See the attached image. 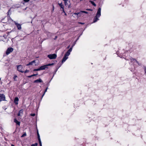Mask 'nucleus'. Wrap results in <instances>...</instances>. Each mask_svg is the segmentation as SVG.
Returning <instances> with one entry per match:
<instances>
[{
	"label": "nucleus",
	"instance_id": "f257e3e1",
	"mask_svg": "<svg viewBox=\"0 0 146 146\" xmlns=\"http://www.w3.org/2000/svg\"><path fill=\"white\" fill-rule=\"evenodd\" d=\"M101 9L100 8H99L98 10L96 16L94 19L93 22L94 23L96 22L98 20H99L98 18L101 16Z\"/></svg>",
	"mask_w": 146,
	"mask_h": 146
},
{
	"label": "nucleus",
	"instance_id": "f03ea898",
	"mask_svg": "<svg viewBox=\"0 0 146 146\" xmlns=\"http://www.w3.org/2000/svg\"><path fill=\"white\" fill-rule=\"evenodd\" d=\"M129 60L131 64L135 66L137 65V64H139L137 61L135 59L130 57Z\"/></svg>",
	"mask_w": 146,
	"mask_h": 146
},
{
	"label": "nucleus",
	"instance_id": "7ed1b4c3",
	"mask_svg": "<svg viewBox=\"0 0 146 146\" xmlns=\"http://www.w3.org/2000/svg\"><path fill=\"white\" fill-rule=\"evenodd\" d=\"M56 55L55 54H49L48 55V57L51 59H55L56 57Z\"/></svg>",
	"mask_w": 146,
	"mask_h": 146
},
{
	"label": "nucleus",
	"instance_id": "20e7f679",
	"mask_svg": "<svg viewBox=\"0 0 146 146\" xmlns=\"http://www.w3.org/2000/svg\"><path fill=\"white\" fill-rule=\"evenodd\" d=\"M5 95L3 94H0V102L2 101H5Z\"/></svg>",
	"mask_w": 146,
	"mask_h": 146
},
{
	"label": "nucleus",
	"instance_id": "39448f33",
	"mask_svg": "<svg viewBox=\"0 0 146 146\" xmlns=\"http://www.w3.org/2000/svg\"><path fill=\"white\" fill-rule=\"evenodd\" d=\"M23 68V67L21 65H19L17 66L18 70L22 73L23 72V71L22 70Z\"/></svg>",
	"mask_w": 146,
	"mask_h": 146
},
{
	"label": "nucleus",
	"instance_id": "423d86ee",
	"mask_svg": "<svg viewBox=\"0 0 146 146\" xmlns=\"http://www.w3.org/2000/svg\"><path fill=\"white\" fill-rule=\"evenodd\" d=\"M69 55L68 54L66 53L65 54L62 59V62H64L68 58V56Z\"/></svg>",
	"mask_w": 146,
	"mask_h": 146
},
{
	"label": "nucleus",
	"instance_id": "0eeeda50",
	"mask_svg": "<svg viewBox=\"0 0 146 146\" xmlns=\"http://www.w3.org/2000/svg\"><path fill=\"white\" fill-rule=\"evenodd\" d=\"M13 49L11 48H8L6 52V54H7L8 55L11 52L13 51Z\"/></svg>",
	"mask_w": 146,
	"mask_h": 146
},
{
	"label": "nucleus",
	"instance_id": "6e6552de",
	"mask_svg": "<svg viewBox=\"0 0 146 146\" xmlns=\"http://www.w3.org/2000/svg\"><path fill=\"white\" fill-rule=\"evenodd\" d=\"M35 61L33 60L31 62H29L28 64L26 65L27 66H29V65H35L36 66L37 65L35 64Z\"/></svg>",
	"mask_w": 146,
	"mask_h": 146
},
{
	"label": "nucleus",
	"instance_id": "1a4fd4ad",
	"mask_svg": "<svg viewBox=\"0 0 146 146\" xmlns=\"http://www.w3.org/2000/svg\"><path fill=\"white\" fill-rule=\"evenodd\" d=\"M80 14V12H79L78 13H74L72 15V16L74 17H76L77 18H78L79 16L78 15Z\"/></svg>",
	"mask_w": 146,
	"mask_h": 146
},
{
	"label": "nucleus",
	"instance_id": "9d476101",
	"mask_svg": "<svg viewBox=\"0 0 146 146\" xmlns=\"http://www.w3.org/2000/svg\"><path fill=\"white\" fill-rule=\"evenodd\" d=\"M58 4L60 7L62 9V11H63V12L64 13H65V11L64 10V6L62 4V3H58Z\"/></svg>",
	"mask_w": 146,
	"mask_h": 146
},
{
	"label": "nucleus",
	"instance_id": "9b49d317",
	"mask_svg": "<svg viewBox=\"0 0 146 146\" xmlns=\"http://www.w3.org/2000/svg\"><path fill=\"white\" fill-rule=\"evenodd\" d=\"M15 22V25L17 26V28L18 29L20 30L21 29V25L19 24H18L17 23Z\"/></svg>",
	"mask_w": 146,
	"mask_h": 146
},
{
	"label": "nucleus",
	"instance_id": "f8f14e48",
	"mask_svg": "<svg viewBox=\"0 0 146 146\" xmlns=\"http://www.w3.org/2000/svg\"><path fill=\"white\" fill-rule=\"evenodd\" d=\"M23 110L22 109L20 110L19 112V113L18 114V116H21L23 114Z\"/></svg>",
	"mask_w": 146,
	"mask_h": 146
},
{
	"label": "nucleus",
	"instance_id": "ddd939ff",
	"mask_svg": "<svg viewBox=\"0 0 146 146\" xmlns=\"http://www.w3.org/2000/svg\"><path fill=\"white\" fill-rule=\"evenodd\" d=\"M42 82V80L41 79H38L35 80L34 81V82L35 83H40Z\"/></svg>",
	"mask_w": 146,
	"mask_h": 146
},
{
	"label": "nucleus",
	"instance_id": "4468645a",
	"mask_svg": "<svg viewBox=\"0 0 146 146\" xmlns=\"http://www.w3.org/2000/svg\"><path fill=\"white\" fill-rule=\"evenodd\" d=\"M19 101V99L18 97H16L14 100V103L16 104L17 105L18 104V102Z\"/></svg>",
	"mask_w": 146,
	"mask_h": 146
},
{
	"label": "nucleus",
	"instance_id": "2eb2a0df",
	"mask_svg": "<svg viewBox=\"0 0 146 146\" xmlns=\"http://www.w3.org/2000/svg\"><path fill=\"white\" fill-rule=\"evenodd\" d=\"M46 68H47L46 67V65H44L43 66H41L39 68L40 70H44Z\"/></svg>",
	"mask_w": 146,
	"mask_h": 146
},
{
	"label": "nucleus",
	"instance_id": "dca6fc26",
	"mask_svg": "<svg viewBox=\"0 0 146 146\" xmlns=\"http://www.w3.org/2000/svg\"><path fill=\"white\" fill-rule=\"evenodd\" d=\"M72 47L70 48V49L67 51L66 53L70 55V52L72 51Z\"/></svg>",
	"mask_w": 146,
	"mask_h": 146
},
{
	"label": "nucleus",
	"instance_id": "f3484780",
	"mask_svg": "<svg viewBox=\"0 0 146 146\" xmlns=\"http://www.w3.org/2000/svg\"><path fill=\"white\" fill-rule=\"evenodd\" d=\"M14 122L17 124L20 125V122L19 121H18L16 119H14Z\"/></svg>",
	"mask_w": 146,
	"mask_h": 146
},
{
	"label": "nucleus",
	"instance_id": "a211bd4d",
	"mask_svg": "<svg viewBox=\"0 0 146 146\" xmlns=\"http://www.w3.org/2000/svg\"><path fill=\"white\" fill-rule=\"evenodd\" d=\"M90 2L94 6H96V4L93 1H90Z\"/></svg>",
	"mask_w": 146,
	"mask_h": 146
},
{
	"label": "nucleus",
	"instance_id": "6ab92c4d",
	"mask_svg": "<svg viewBox=\"0 0 146 146\" xmlns=\"http://www.w3.org/2000/svg\"><path fill=\"white\" fill-rule=\"evenodd\" d=\"M143 69L145 72V73L146 75V66H143Z\"/></svg>",
	"mask_w": 146,
	"mask_h": 146
},
{
	"label": "nucleus",
	"instance_id": "aec40b11",
	"mask_svg": "<svg viewBox=\"0 0 146 146\" xmlns=\"http://www.w3.org/2000/svg\"><path fill=\"white\" fill-rule=\"evenodd\" d=\"M48 88H46V89H45L44 92L42 96V97L44 96V94H45V92L47 91Z\"/></svg>",
	"mask_w": 146,
	"mask_h": 146
},
{
	"label": "nucleus",
	"instance_id": "412c9836",
	"mask_svg": "<svg viewBox=\"0 0 146 146\" xmlns=\"http://www.w3.org/2000/svg\"><path fill=\"white\" fill-rule=\"evenodd\" d=\"M37 145L38 144L37 143H35V144H32L31 146H37Z\"/></svg>",
	"mask_w": 146,
	"mask_h": 146
},
{
	"label": "nucleus",
	"instance_id": "4be33fe9",
	"mask_svg": "<svg viewBox=\"0 0 146 146\" xmlns=\"http://www.w3.org/2000/svg\"><path fill=\"white\" fill-rule=\"evenodd\" d=\"M53 65V64L52 63V64H46V67L47 68V66H50L52 65Z\"/></svg>",
	"mask_w": 146,
	"mask_h": 146
},
{
	"label": "nucleus",
	"instance_id": "5701e85b",
	"mask_svg": "<svg viewBox=\"0 0 146 146\" xmlns=\"http://www.w3.org/2000/svg\"><path fill=\"white\" fill-rule=\"evenodd\" d=\"M80 12V13H85L86 14H87L88 13L87 12L84 11H81Z\"/></svg>",
	"mask_w": 146,
	"mask_h": 146
},
{
	"label": "nucleus",
	"instance_id": "b1692460",
	"mask_svg": "<svg viewBox=\"0 0 146 146\" xmlns=\"http://www.w3.org/2000/svg\"><path fill=\"white\" fill-rule=\"evenodd\" d=\"M26 135V133H24L23 134L22 136L21 137H23Z\"/></svg>",
	"mask_w": 146,
	"mask_h": 146
},
{
	"label": "nucleus",
	"instance_id": "393cba45",
	"mask_svg": "<svg viewBox=\"0 0 146 146\" xmlns=\"http://www.w3.org/2000/svg\"><path fill=\"white\" fill-rule=\"evenodd\" d=\"M34 71H39L40 70V68H38L37 69H35L34 70Z\"/></svg>",
	"mask_w": 146,
	"mask_h": 146
},
{
	"label": "nucleus",
	"instance_id": "a878e982",
	"mask_svg": "<svg viewBox=\"0 0 146 146\" xmlns=\"http://www.w3.org/2000/svg\"><path fill=\"white\" fill-rule=\"evenodd\" d=\"M68 1H64V4H65V5H67V4H68Z\"/></svg>",
	"mask_w": 146,
	"mask_h": 146
},
{
	"label": "nucleus",
	"instance_id": "bb28decb",
	"mask_svg": "<svg viewBox=\"0 0 146 146\" xmlns=\"http://www.w3.org/2000/svg\"><path fill=\"white\" fill-rule=\"evenodd\" d=\"M17 76L16 75H15L13 77V79H14L15 80H16L15 78H17Z\"/></svg>",
	"mask_w": 146,
	"mask_h": 146
},
{
	"label": "nucleus",
	"instance_id": "cd10ccee",
	"mask_svg": "<svg viewBox=\"0 0 146 146\" xmlns=\"http://www.w3.org/2000/svg\"><path fill=\"white\" fill-rule=\"evenodd\" d=\"M24 2H28L30 0H23Z\"/></svg>",
	"mask_w": 146,
	"mask_h": 146
},
{
	"label": "nucleus",
	"instance_id": "c85d7f7f",
	"mask_svg": "<svg viewBox=\"0 0 146 146\" xmlns=\"http://www.w3.org/2000/svg\"><path fill=\"white\" fill-rule=\"evenodd\" d=\"M35 113H31V116H34L35 115Z\"/></svg>",
	"mask_w": 146,
	"mask_h": 146
},
{
	"label": "nucleus",
	"instance_id": "c756f323",
	"mask_svg": "<svg viewBox=\"0 0 146 146\" xmlns=\"http://www.w3.org/2000/svg\"><path fill=\"white\" fill-rule=\"evenodd\" d=\"M37 135H38V137H40V135H39V133H38V132L37 131Z\"/></svg>",
	"mask_w": 146,
	"mask_h": 146
},
{
	"label": "nucleus",
	"instance_id": "7c9ffc66",
	"mask_svg": "<svg viewBox=\"0 0 146 146\" xmlns=\"http://www.w3.org/2000/svg\"><path fill=\"white\" fill-rule=\"evenodd\" d=\"M39 143L40 146H42L41 141H40V142H39Z\"/></svg>",
	"mask_w": 146,
	"mask_h": 146
},
{
	"label": "nucleus",
	"instance_id": "2f4dec72",
	"mask_svg": "<svg viewBox=\"0 0 146 146\" xmlns=\"http://www.w3.org/2000/svg\"><path fill=\"white\" fill-rule=\"evenodd\" d=\"M29 72V70H26L25 71V73H27V72Z\"/></svg>",
	"mask_w": 146,
	"mask_h": 146
},
{
	"label": "nucleus",
	"instance_id": "473e14b6",
	"mask_svg": "<svg viewBox=\"0 0 146 146\" xmlns=\"http://www.w3.org/2000/svg\"><path fill=\"white\" fill-rule=\"evenodd\" d=\"M38 140H39V141L40 142V141H41V140H40V137H38Z\"/></svg>",
	"mask_w": 146,
	"mask_h": 146
},
{
	"label": "nucleus",
	"instance_id": "72a5a7b5",
	"mask_svg": "<svg viewBox=\"0 0 146 146\" xmlns=\"http://www.w3.org/2000/svg\"><path fill=\"white\" fill-rule=\"evenodd\" d=\"M32 76H33V75H31V76H28V77H29V78H31V77Z\"/></svg>",
	"mask_w": 146,
	"mask_h": 146
},
{
	"label": "nucleus",
	"instance_id": "f704fd0d",
	"mask_svg": "<svg viewBox=\"0 0 146 146\" xmlns=\"http://www.w3.org/2000/svg\"><path fill=\"white\" fill-rule=\"evenodd\" d=\"M38 74H34L33 75V76H36V75H37Z\"/></svg>",
	"mask_w": 146,
	"mask_h": 146
},
{
	"label": "nucleus",
	"instance_id": "c9c22d12",
	"mask_svg": "<svg viewBox=\"0 0 146 146\" xmlns=\"http://www.w3.org/2000/svg\"><path fill=\"white\" fill-rule=\"evenodd\" d=\"M80 23V24H84V23Z\"/></svg>",
	"mask_w": 146,
	"mask_h": 146
},
{
	"label": "nucleus",
	"instance_id": "e433bc0d",
	"mask_svg": "<svg viewBox=\"0 0 146 146\" xmlns=\"http://www.w3.org/2000/svg\"><path fill=\"white\" fill-rule=\"evenodd\" d=\"M74 45H75V44H74L71 47H72V48H73V46Z\"/></svg>",
	"mask_w": 146,
	"mask_h": 146
},
{
	"label": "nucleus",
	"instance_id": "4c0bfd02",
	"mask_svg": "<svg viewBox=\"0 0 146 146\" xmlns=\"http://www.w3.org/2000/svg\"><path fill=\"white\" fill-rule=\"evenodd\" d=\"M87 10H89V11H92V9H88Z\"/></svg>",
	"mask_w": 146,
	"mask_h": 146
},
{
	"label": "nucleus",
	"instance_id": "58836bf2",
	"mask_svg": "<svg viewBox=\"0 0 146 146\" xmlns=\"http://www.w3.org/2000/svg\"><path fill=\"white\" fill-rule=\"evenodd\" d=\"M64 1H68V0H63Z\"/></svg>",
	"mask_w": 146,
	"mask_h": 146
},
{
	"label": "nucleus",
	"instance_id": "ea45409f",
	"mask_svg": "<svg viewBox=\"0 0 146 146\" xmlns=\"http://www.w3.org/2000/svg\"><path fill=\"white\" fill-rule=\"evenodd\" d=\"M68 8H70V5L69 6H68Z\"/></svg>",
	"mask_w": 146,
	"mask_h": 146
},
{
	"label": "nucleus",
	"instance_id": "a19ab883",
	"mask_svg": "<svg viewBox=\"0 0 146 146\" xmlns=\"http://www.w3.org/2000/svg\"><path fill=\"white\" fill-rule=\"evenodd\" d=\"M70 47V46H68V47H67V48H68Z\"/></svg>",
	"mask_w": 146,
	"mask_h": 146
},
{
	"label": "nucleus",
	"instance_id": "79ce46f5",
	"mask_svg": "<svg viewBox=\"0 0 146 146\" xmlns=\"http://www.w3.org/2000/svg\"><path fill=\"white\" fill-rule=\"evenodd\" d=\"M54 6H53V10H54Z\"/></svg>",
	"mask_w": 146,
	"mask_h": 146
},
{
	"label": "nucleus",
	"instance_id": "37998d69",
	"mask_svg": "<svg viewBox=\"0 0 146 146\" xmlns=\"http://www.w3.org/2000/svg\"><path fill=\"white\" fill-rule=\"evenodd\" d=\"M65 13V15H66V13L65 12V13Z\"/></svg>",
	"mask_w": 146,
	"mask_h": 146
},
{
	"label": "nucleus",
	"instance_id": "c03bdc74",
	"mask_svg": "<svg viewBox=\"0 0 146 146\" xmlns=\"http://www.w3.org/2000/svg\"><path fill=\"white\" fill-rule=\"evenodd\" d=\"M11 146H14V145H12Z\"/></svg>",
	"mask_w": 146,
	"mask_h": 146
},
{
	"label": "nucleus",
	"instance_id": "a18cd8bd",
	"mask_svg": "<svg viewBox=\"0 0 146 146\" xmlns=\"http://www.w3.org/2000/svg\"><path fill=\"white\" fill-rule=\"evenodd\" d=\"M80 1H82V0H80Z\"/></svg>",
	"mask_w": 146,
	"mask_h": 146
},
{
	"label": "nucleus",
	"instance_id": "49530a36",
	"mask_svg": "<svg viewBox=\"0 0 146 146\" xmlns=\"http://www.w3.org/2000/svg\"><path fill=\"white\" fill-rule=\"evenodd\" d=\"M1 80V78H0V80Z\"/></svg>",
	"mask_w": 146,
	"mask_h": 146
}]
</instances>
